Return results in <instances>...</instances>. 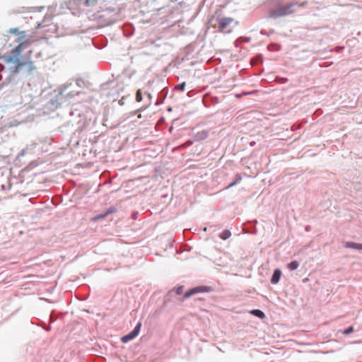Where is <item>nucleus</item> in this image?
Returning <instances> with one entry per match:
<instances>
[{"label": "nucleus", "instance_id": "6", "mask_svg": "<svg viewBox=\"0 0 362 362\" xmlns=\"http://www.w3.org/2000/svg\"><path fill=\"white\" fill-rule=\"evenodd\" d=\"M204 291H206V288H204V287H196V288H194L192 290L186 292L185 293L184 296L185 298H188V297L191 296L192 295H193L194 293H199V292H204Z\"/></svg>", "mask_w": 362, "mask_h": 362}, {"label": "nucleus", "instance_id": "1", "mask_svg": "<svg viewBox=\"0 0 362 362\" xmlns=\"http://www.w3.org/2000/svg\"><path fill=\"white\" fill-rule=\"evenodd\" d=\"M8 33L15 35L17 37L16 41L19 44L11 50L10 55L0 57V59L8 64H13L15 72H19L23 69H26L30 72L35 70V63L31 59L32 50L29 51L26 59L21 60L20 58L23 49L27 45L30 44L28 40H25L26 37L25 32L21 31L18 28H11L8 30Z\"/></svg>", "mask_w": 362, "mask_h": 362}, {"label": "nucleus", "instance_id": "7", "mask_svg": "<svg viewBox=\"0 0 362 362\" xmlns=\"http://www.w3.org/2000/svg\"><path fill=\"white\" fill-rule=\"evenodd\" d=\"M281 276V270L279 269H275L274 272L272 276L271 282L274 284H277L280 280Z\"/></svg>", "mask_w": 362, "mask_h": 362}, {"label": "nucleus", "instance_id": "3", "mask_svg": "<svg viewBox=\"0 0 362 362\" xmlns=\"http://www.w3.org/2000/svg\"><path fill=\"white\" fill-rule=\"evenodd\" d=\"M296 5L297 3H292L284 6H281L272 11L270 13V16L273 18H279L293 13L295 12V9L293 8Z\"/></svg>", "mask_w": 362, "mask_h": 362}, {"label": "nucleus", "instance_id": "15", "mask_svg": "<svg viewBox=\"0 0 362 362\" xmlns=\"http://www.w3.org/2000/svg\"><path fill=\"white\" fill-rule=\"evenodd\" d=\"M96 0H86V4L87 6H90L92 3L95 2Z\"/></svg>", "mask_w": 362, "mask_h": 362}, {"label": "nucleus", "instance_id": "5", "mask_svg": "<svg viewBox=\"0 0 362 362\" xmlns=\"http://www.w3.org/2000/svg\"><path fill=\"white\" fill-rule=\"evenodd\" d=\"M117 211V209L115 207H110L109 208L105 213L100 214L97 216H95L92 218V221H96L99 219L105 218L107 215L111 214L112 213H115Z\"/></svg>", "mask_w": 362, "mask_h": 362}, {"label": "nucleus", "instance_id": "8", "mask_svg": "<svg viewBox=\"0 0 362 362\" xmlns=\"http://www.w3.org/2000/svg\"><path fill=\"white\" fill-rule=\"evenodd\" d=\"M346 247L349 248H354L356 250H362V244L356 243L354 242H346Z\"/></svg>", "mask_w": 362, "mask_h": 362}, {"label": "nucleus", "instance_id": "19", "mask_svg": "<svg viewBox=\"0 0 362 362\" xmlns=\"http://www.w3.org/2000/svg\"><path fill=\"white\" fill-rule=\"evenodd\" d=\"M300 6H304V4H300Z\"/></svg>", "mask_w": 362, "mask_h": 362}, {"label": "nucleus", "instance_id": "11", "mask_svg": "<svg viewBox=\"0 0 362 362\" xmlns=\"http://www.w3.org/2000/svg\"><path fill=\"white\" fill-rule=\"evenodd\" d=\"M231 233L229 230H225L220 234V238L223 240H226L230 236Z\"/></svg>", "mask_w": 362, "mask_h": 362}, {"label": "nucleus", "instance_id": "18", "mask_svg": "<svg viewBox=\"0 0 362 362\" xmlns=\"http://www.w3.org/2000/svg\"><path fill=\"white\" fill-rule=\"evenodd\" d=\"M254 64H255V62H250V64H251V65H253Z\"/></svg>", "mask_w": 362, "mask_h": 362}, {"label": "nucleus", "instance_id": "2", "mask_svg": "<svg viewBox=\"0 0 362 362\" xmlns=\"http://www.w3.org/2000/svg\"><path fill=\"white\" fill-rule=\"evenodd\" d=\"M210 23L213 28L223 33H230L237 25L233 18L224 16L218 11L212 16Z\"/></svg>", "mask_w": 362, "mask_h": 362}, {"label": "nucleus", "instance_id": "13", "mask_svg": "<svg viewBox=\"0 0 362 362\" xmlns=\"http://www.w3.org/2000/svg\"><path fill=\"white\" fill-rule=\"evenodd\" d=\"M185 85H186V83L185 82H183L182 84L180 85H177L175 88V89H177V90H180L181 91H184L185 90Z\"/></svg>", "mask_w": 362, "mask_h": 362}, {"label": "nucleus", "instance_id": "14", "mask_svg": "<svg viewBox=\"0 0 362 362\" xmlns=\"http://www.w3.org/2000/svg\"><path fill=\"white\" fill-rule=\"evenodd\" d=\"M353 332H354V327H349L347 329H346L345 330H344L343 334L345 335H348Z\"/></svg>", "mask_w": 362, "mask_h": 362}, {"label": "nucleus", "instance_id": "9", "mask_svg": "<svg viewBox=\"0 0 362 362\" xmlns=\"http://www.w3.org/2000/svg\"><path fill=\"white\" fill-rule=\"evenodd\" d=\"M250 314H252L260 319H263L265 317L264 313L260 310H252L250 311Z\"/></svg>", "mask_w": 362, "mask_h": 362}, {"label": "nucleus", "instance_id": "4", "mask_svg": "<svg viewBox=\"0 0 362 362\" xmlns=\"http://www.w3.org/2000/svg\"><path fill=\"white\" fill-rule=\"evenodd\" d=\"M141 327V323L139 322L136 325V326L134 327L133 331H132L128 334L122 337V339H121L123 343H127V342L129 341L130 340H132L133 339H134L139 334Z\"/></svg>", "mask_w": 362, "mask_h": 362}, {"label": "nucleus", "instance_id": "17", "mask_svg": "<svg viewBox=\"0 0 362 362\" xmlns=\"http://www.w3.org/2000/svg\"><path fill=\"white\" fill-rule=\"evenodd\" d=\"M234 185H235V182H233V183L229 185L228 187H230L233 186Z\"/></svg>", "mask_w": 362, "mask_h": 362}, {"label": "nucleus", "instance_id": "10", "mask_svg": "<svg viewBox=\"0 0 362 362\" xmlns=\"http://www.w3.org/2000/svg\"><path fill=\"white\" fill-rule=\"evenodd\" d=\"M298 267L299 263L296 260L292 261L291 263L288 264V268L292 271L296 270V269H298Z\"/></svg>", "mask_w": 362, "mask_h": 362}, {"label": "nucleus", "instance_id": "12", "mask_svg": "<svg viewBox=\"0 0 362 362\" xmlns=\"http://www.w3.org/2000/svg\"><path fill=\"white\" fill-rule=\"evenodd\" d=\"M136 100L137 102H141L142 100L141 90L140 89H139L136 91Z\"/></svg>", "mask_w": 362, "mask_h": 362}, {"label": "nucleus", "instance_id": "16", "mask_svg": "<svg viewBox=\"0 0 362 362\" xmlns=\"http://www.w3.org/2000/svg\"><path fill=\"white\" fill-rule=\"evenodd\" d=\"M192 144V142L189 141L186 142L183 146H190Z\"/></svg>", "mask_w": 362, "mask_h": 362}]
</instances>
